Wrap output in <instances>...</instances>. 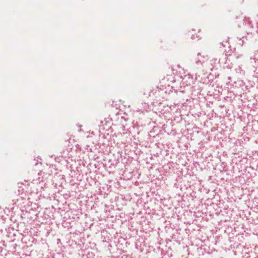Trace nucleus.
<instances>
[{
	"label": "nucleus",
	"mask_w": 258,
	"mask_h": 258,
	"mask_svg": "<svg viewBox=\"0 0 258 258\" xmlns=\"http://www.w3.org/2000/svg\"><path fill=\"white\" fill-rule=\"evenodd\" d=\"M189 32L192 39L201 38V35L199 34L201 32V30L198 28L197 29H192Z\"/></svg>",
	"instance_id": "f257e3e1"
}]
</instances>
